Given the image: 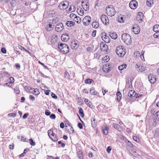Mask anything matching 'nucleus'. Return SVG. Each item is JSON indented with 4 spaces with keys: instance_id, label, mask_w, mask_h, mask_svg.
<instances>
[{
    "instance_id": "f257e3e1",
    "label": "nucleus",
    "mask_w": 159,
    "mask_h": 159,
    "mask_svg": "<svg viewBox=\"0 0 159 159\" xmlns=\"http://www.w3.org/2000/svg\"><path fill=\"white\" fill-rule=\"evenodd\" d=\"M121 39L127 45H129L132 42L130 36L127 33H124L121 36Z\"/></svg>"
},
{
    "instance_id": "f03ea898",
    "label": "nucleus",
    "mask_w": 159,
    "mask_h": 159,
    "mask_svg": "<svg viewBox=\"0 0 159 159\" xmlns=\"http://www.w3.org/2000/svg\"><path fill=\"white\" fill-rule=\"evenodd\" d=\"M58 47L61 51L64 53H66L69 52V49L68 46L64 43H58Z\"/></svg>"
},
{
    "instance_id": "7ed1b4c3",
    "label": "nucleus",
    "mask_w": 159,
    "mask_h": 159,
    "mask_svg": "<svg viewBox=\"0 0 159 159\" xmlns=\"http://www.w3.org/2000/svg\"><path fill=\"white\" fill-rule=\"evenodd\" d=\"M116 53L120 57L124 56L126 53V51L122 47L118 46L116 47Z\"/></svg>"
},
{
    "instance_id": "20e7f679",
    "label": "nucleus",
    "mask_w": 159,
    "mask_h": 159,
    "mask_svg": "<svg viewBox=\"0 0 159 159\" xmlns=\"http://www.w3.org/2000/svg\"><path fill=\"white\" fill-rule=\"evenodd\" d=\"M106 12L108 15L111 16H114L116 13L115 9L112 6H108L106 7Z\"/></svg>"
},
{
    "instance_id": "39448f33",
    "label": "nucleus",
    "mask_w": 159,
    "mask_h": 159,
    "mask_svg": "<svg viewBox=\"0 0 159 159\" xmlns=\"http://www.w3.org/2000/svg\"><path fill=\"white\" fill-rule=\"evenodd\" d=\"M91 20L90 17L89 16H87L83 20V24L85 25H88L90 24Z\"/></svg>"
},
{
    "instance_id": "423d86ee",
    "label": "nucleus",
    "mask_w": 159,
    "mask_h": 159,
    "mask_svg": "<svg viewBox=\"0 0 159 159\" xmlns=\"http://www.w3.org/2000/svg\"><path fill=\"white\" fill-rule=\"evenodd\" d=\"M138 6L137 2L134 0H133L130 1L129 3V6L132 9H134L136 8Z\"/></svg>"
},
{
    "instance_id": "0eeeda50",
    "label": "nucleus",
    "mask_w": 159,
    "mask_h": 159,
    "mask_svg": "<svg viewBox=\"0 0 159 159\" xmlns=\"http://www.w3.org/2000/svg\"><path fill=\"white\" fill-rule=\"evenodd\" d=\"M132 31L135 34H139L140 32V27L137 25L134 24L133 25L132 27Z\"/></svg>"
},
{
    "instance_id": "6e6552de",
    "label": "nucleus",
    "mask_w": 159,
    "mask_h": 159,
    "mask_svg": "<svg viewBox=\"0 0 159 159\" xmlns=\"http://www.w3.org/2000/svg\"><path fill=\"white\" fill-rule=\"evenodd\" d=\"M101 20L102 23L105 25H107L109 21L108 17L105 15H102L101 16Z\"/></svg>"
},
{
    "instance_id": "1a4fd4ad",
    "label": "nucleus",
    "mask_w": 159,
    "mask_h": 159,
    "mask_svg": "<svg viewBox=\"0 0 159 159\" xmlns=\"http://www.w3.org/2000/svg\"><path fill=\"white\" fill-rule=\"evenodd\" d=\"M156 76L153 74H150L148 75L149 80L151 84H154L156 81Z\"/></svg>"
},
{
    "instance_id": "9d476101",
    "label": "nucleus",
    "mask_w": 159,
    "mask_h": 159,
    "mask_svg": "<svg viewBox=\"0 0 159 159\" xmlns=\"http://www.w3.org/2000/svg\"><path fill=\"white\" fill-rule=\"evenodd\" d=\"M63 24L61 23H59L56 25L55 29L57 32H60L63 30Z\"/></svg>"
},
{
    "instance_id": "9b49d317",
    "label": "nucleus",
    "mask_w": 159,
    "mask_h": 159,
    "mask_svg": "<svg viewBox=\"0 0 159 159\" xmlns=\"http://www.w3.org/2000/svg\"><path fill=\"white\" fill-rule=\"evenodd\" d=\"M61 39L62 41L66 42L69 39L70 37L68 34L65 33L62 35Z\"/></svg>"
},
{
    "instance_id": "f8f14e48",
    "label": "nucleus",
    "mask_w": 159,
    "mask_h": 159,
    "mask_svg": "<svg viewBox=\"0 0 159 159\" xmlns=\"http://www.w3.org/2000/svg\"><path fill=\"white\" fill-rule=\"evenodd\" d=\"M100 48L102 51L107 52V50L108 49V47L107 44L102 43L100 44Z\"/></svg>"
},
{
    "instance_id": "ddd939ff",
    "label": "nucleus",
    "mask_w": 159,
    "mask_h": 159,
    "mask_svg": "<svg viewBox=\"0 0 159 159\" xmlns=\"http://www.w3.org/2000/svg\"><path fill=\"white\" fill-rule=\"evenodd\" d=\"M58 7L61 10L66 9L67 7V5L65 4L64 2H61L58 6Z\"/></svg>"
},
{
    "instance_id": "4468645a",
    "label": "nucleus",
    "mask_w": 159,
    "mask_h": 159,
    "mask_svg": "<svg viewBox=\"0 0 159 159\" xmlns=\"http://www.w3.org/2000/svg\"><path fill=\"white\" fill-rule=\"evenodd\" d=\"M78 44L75 41H74L71 42L70 44V47L72 49H76L78 48Z\"/></svg>"
},
{
    "instance_id": "2eb2a0df",
    "label": "nucleus",
    "mask_w": 159,
    "mask_h": 159,
    "mask_svg": "<svg viewBox=\"0 0 159 159\" xmlns=\"http://www.w3.org/2000/svg\"><path fill=\"white\" fill-rule=\"evenodd\" d=\"M81 3H82V7L84 9L85 11L88 10L89 9V6L88 4L87 3H85L83 0L82 1Z\"/></svg>"
},
{
    "instance_id": "dca6fc26",
    "label": "nucleus",
    "mask_w": 159,
    "mask_h": 159,
    "mask_svg": "<svg viewBox=\"0 0 159 159\" xmlns=\"http://www.w3.org/2000/svg\"><path fill=\"white\" fill-rule=\"evenodd\" d=\"M91 124L93 128H95L97 125V121L96 120L95 118H93L91 119Z\"/></svg>"
},
{
    "instance_id": "f3484780",
    "label": "nucleus",
    "mask_w": 159,
    "mask_h": 159,
    "mask_svg": "<svg viewBox=\"0 0 159 159\" xmlns=\"http://www.w3.org/2000/svg\"><path fill=\"white\" fill-rule=\"evenodd\" d=\"M110 37L113 39H116L117 37V35L116 33L115 32H110L109 33Z\"/></svg>"
},
{
    "instance_id": "a211bd4d",
    "label": "nucleus",
    "mask_w": 159,
    "mask_h": 159,
    "mask_svg": "<svg viewBox=\"0 0 159 159\" xmlns=\"http://www.w3.org/2000/svg\"><path fill=\"white\" fill-rule=\"evenodd\" d=\"M102 40L105 43H109L110 42V39L108 36H107L106 34L104 35V37H102Z\"/></svg>"
},
{
    "instance_id": "6ab92c4d",
    "label": "nucleus",
    "mask_w": 159,
    "mask_h": 159,
    "mask_svg": "<svg viewBox=\"0 0 159 159\" xmlns=\"http://www.w3.org/2000/svg\"><path fill=\"white\" fill-rule=\"evenodd\" d=\"M66 127H67V125H67V124H66ZM69 126L70 127V129H69L68 130H67L69 134H71V133H73L74 132V129L73 128V127L71 126L70 125L68 124Z\"/></svg>"
},
{
    "instance_id": "aec40b11",
    "label": "nucleus",
    "mask_w": 159,
    "mask_h": 159,
    "mask_svg": "<svg viewBox=\"0 0 159 159\" xmlns=\"http://www.w3.org/2000/svg\"><path fill=\"white\" fill-rule=\"evenodd\" d=\"M136 94V92L135 91L131 90L129 91L128 93V96L129 97H134Z\"/></svg>"
},
{
    "instance_id": "412c9836",
    "label": "nucleus",
    "mask_w": 159,
    "mask_h": 159,
    "mask_svg": "<svg viewBox=\"0 0 159 159\" xmlns=\"http://www.w3.org/2000/svg\"><path fill=\"white\" fill-rule=\"evenodd\" d=\"M84 102L87 105V106L90 108H92L93 107V105H92L91 102L89 101V100L88 99H85L84 100Z\"/></svg>"
},
{
    "instance_id": "4be33fe9",
    "label": "nucleus",
    "mask_w": 159,
    "mask_h": 159,
    "mask_svg": "<svg viewBox=\"0 0 159 159\" xmlns=\"http://www.w3.org/2000/svg\"><path fill=\"white\" fill-rule=\"evenodd\" d=\"M109 128L107 126H105L102 128V131L103 134L105 135H107L108 134V130Z\"/></svg>"
},
{
    "instance_id": "5701e85b",
    "label": "nucleus",
    "mask_w": 159,
    "mask_h": 159,
    "mask_svg": "<svg viewBox=\"0 0 159 159\" xmlns=\"http://www.w3.org/2000/svg\"><path fill=\"white\" fill-rule=\"evenodd\" d=\"M136 68L137 69H139V71L140 72H142L144 71L145 70V68L144 66H139L138 65H136Z\"/></svg>"
},
{
    "instance_id": "b1692460",
    "label": "nucleus",
    "mask_w": 159,
    "mask_h": 159,
    "mask_svg": "<svg viewBox=\"0 0 159 159\" xmlns=\"http://www.w3.org/2000/svg\"><path fill=\"white\" fill-rule=\"evenodd\" d=\"M90 93L91 94L93 95H95L97 93V92L95 90V88L93 87H92L91 88Z\"/></svg>"
},
{
    "instance_id": "393cba45",
    "label": "nucleus",
    "mask_w": 159,
    "mask_h": 159,
    "mask_svg": "<svg viewBox=\"0 0 159 159\" xmlns=\"http://www.w3.org/2000/svg\"><path fill=\"white\" fill-rule=\"evenodd\" d=\"M153 2V0H147L146 2V5L148 7H151Z\"/></svg>"
},
{
    "instance_id": "a878e982",
    "label": "nucleus",
    "mask_w": 159,
    "mask_h": 159,
    "mask_svg": "<svg viewBox=\"0 0 159 159\" xmlns=\"http://www.w3.org/2000/svg\"><path fill=\"white\" fill-rule=\"evenodd\" d=\"M77 12L78 13L80 16H83L84 13V10L81 8L78 9L77 10Z\"/></svg>"
},
{
    "instance_id": "bb28decb",
    "label": "nucleus",
    "mask_w": 159,
    "mask_h": 159,
    "mask_svg": "<svg viewBox=\"0 0 159 159\" xmlns=\"http://www.w3.org/2000/svg\"><path fill=\"white\" fill-rule=\"evenodd\" d=\"M74 20L75 22H76L78 24H80L81 22V18L79 16H77L75 18Z\"/></svg>"
},
{
    "instance_id": "cd10ccee",
    "label": "nucleus",
    "mask_w": 159,
    "mask_h": 159,
    "mask_svg": "<svg viewBox=\"0 0 159 159\" xmlns=\"http://www.w3.org/2000/svg\"><path fill=\"white\" fill-rule=\"evenodd\" d=\"M116 96L117 100L118 102H119L121 98V94L120 92L119 91L117 92Z\"/></svg>"
},
{
    "instance_id": "c85d7f7f",
    "label": "nucleus",
    "mask_w": 159,
    "mask_h": 159,
    "mask_svg": "<svg viewBox=\"0 0 159 159\" xmlns=\"http://www.w3.org/2000/svg\"><path fill=\"white\" fill-rule=\"evenodd\" d=\"M46 29L48 31H50L52 30L53 29L52 25L51 24H49L46 27Z\"/></svg>"
},
{
    "instance_id": "c756f323",
    "label": "nucleus",
    "mask_w": 159,
    "mask_h": 159,
    "mask_svg": "<svg viewBox=\"0 0 159 159\" xmlns=\"http://www.w3.org/2000/svg\"><path fill=\"white\" fill-rule=\"evenodd\" d=\"M66 25L67 26H71L75 25V23L72 21H67L66 23Z\"/></svg>"
},
{
    "instance_id": "7c9ffc66",
    "label": "nucleus",
    "mask_w": 159,
    "mask_h": 159,
    "mask_svg": "<svg viewBox=\"0 0 159 159\" xmlns=\"http://www.w3.org/2000/svg\"><path fill=\"white\" fill-rule=\"evenodd\" d=\"M113 126L114 128L119 131H120L121 130V127L118 124H113Z\"/></svg>"
},
{
    "instance_id": "2f4dec72",
    "label": "nucleus",
    "mask_w": 159,
    "mask_h": 159,
    "mask_svg": "<svg viewBox=\"0 0 159 159\" xmlns=\"http://www.w3.org/2000/svg\"><path fill=\"white\" fill-rule=\"evenodd\" d=\"M154 31L157 32L159 31V25H155L153 28Z\"/></svg>"
},
{
    "instance_id": "473e14b6",
    "label": "nucleus",
    "mask_w": 159,
    "mask_h": 159,
    "mask_svg": "<svg viewBox=\"0 0 159 159\" xmlns=\"http://www.w3.org/2000/svg\"><path fill=\"white\" fill-rule=\"evenodd\" d=\"M93 82V81L91 79H87L85 80L84 82L86 84H91Z\"/></svg>"
},
{
    "instance_id": "72a5a7b5",
    "label": "nucleus",
    "mask_w": 159,
    "mask_h": 159,
    "mask_svg": "<svg viewBox=\"0 0 159 159\" xmlns=\"http://www.w3.org/2000/svg\"><path fill=\"white\" fill-rule=\"evenodd\" d=\"M51 138L52 141L55 142L57 141L58 140V137L55 134Z\"/></svg>"
},
{
    "instance_id": "f704fd0d",
    "label": "nucleus",
    "mask_w": 159,
    "mask_h": 159,
    "mask_svg": "<svg viewBox=\"0 0 159 159\" xmlns=\"http://www.w3.org/2000/svg\"><path fill=\"white\" fill-rule=\"evenodd\" d=\"M126 67V65L123 64L118 67V69L119 70H121Z\"/></svg>"
},
{
    "instance_id": "c9c22d12",
    "label": "nucleus",
    "mask_w": 159,
    "mask_h": 159,
    "mask_svg": "<svg viewBox=\"0 0 159 159\" xmlns=\"http://www.w3.org/2000/svg\"><path fill=\"white\" fill-rule=\"evenodd\" d=\"M79 112L80 116L82 117H84V114L83 113V111L81 108L80 107V108H79Z\"/></svg>"
},
{
    "instance_id": "e433bc0d",
    "label": "nucleus",
    "mask_w": 159,
    "mask_h": 159,
    "mask_svg": "<svg viewBox=\"0 0 159 159\" xmlns=\"http://www.w3.org/2000/svg\"><path fill=\"white\" fill-rule=\"evenodd\" d=\"M126 146L128 147L129 148H132L133 147V145L130 142L128 141Z\"/></svg>"
},
{
    "instance_id": "4c0bfd02",
    "label": "nucleus",
    "mask_w": 159,
    "mask_h": 159,
    "mask_svg": "<svg viewBox=\"0 0 159 159\" xmlns=\"http://www.w3.org/2000/svg\"><path fill=\"white\" fill-rule=\"evenodd\" d=\"M48 136L51 138V137L50 136V135H51L52 137L55 133H54L52 130H49L48 131Z\"/></svg>"
},
{
    "instance_id": "58836bf2",
    "label": "nucleus",
    "mask_w": 159,
    "mask_h": 159,
    "mask_svg": "<svg viewBox=\"0 0 159 159\" xmlns=\"http://www.w3.org/2000/svg\"><path fill=\"white\" fill-rule=\"evenodd\" d=\"M98 25L96 22H93L92 23V26L95 28H97L98 27Z\"/></svg>"
},
{
    "instance_id": "ea45409f",
    "label": "nucleus",
    "mask_w": 159,
    "mask_h": 159,
    "mask_svg": "<svg viewBox=\"0 0 159 159\" xmlns=\"http://www.w3.org/2000/svg\"><path fill=\"white\" fill-rule=\"evenodd\" d=\"M29 142L30 144L32 146H34L35 144V142H34L32 139H30L29 140Z\"/></svg>"
},
{
    "instance_id": "a19ab883",
    "label": "nucleus",
    "mask_w": 159,
    "mask_h": 159,
    "mask_svg": "<svg viewBox=\"0 0 159 159\" xmlns=\"http://www.w3.org/2000/svg\"><path fill=\"white\" fill-rule=\"evenodd\" d=\"M34 94L37 95L39 94L40 93L39 90L37 89H35L34 90Z\"/></svg>"
},
{
    "instance_id": "79ce46f5",
    "label": "nucleus",
    "mask_w": 159,
    "mask_h": 159,
    "mask_svg": "<svg viewBox=\"0 0 159 159\" xmlns=\"http://www.w3.org/2000/svg\"><path fill=\"white\" fill-rule=\"evenodd\" d=\"M153 36L155 38H159V31L156 32L153 35Z\"/></svg>"
},
{
    "instance_id": "37998d69",
    "label": "nucleus",
    "mask_w": 159,
    "mask_h": 159,
    "mask_svg": "<svg viewBox=\"0 0 159 159\" xmlns=\"http://www.w3.org/2000/svg\"><path fill=\"white\" fill-rule=\"evenodd\" d=\"M65 77L68 79H70V75L67 72H65L64 73Z\"/></svg>"
},
{
    "instance_id": "c03bdc74",
    "label": "nucleus",
    "mask_w": 159,
    "mask_h": 159,
    "mask_svg": "<svg viewBox=\"0 0 159 159\" xmlns=\"http://www.w3.org/2000/svg\"><path fill=\"white\" fill-rule=\"evenodd\" d=\"M76 15L74 13H71L70 14V17L73 20L75 19V18L76 17Z\"/></svg>"
},
{
    "instance_id": "a18cd8bd",
    "label": "nucleus",
    "mask_w": 159,
    "mask_h": 159,
    "mask_svg": "<svg viewBox=\"0 0 159 159\" xmlns=\"http://www.w3.org/2000/svg\"><path fill=\"white\" fill-rule=\"evenodd\" d=\"M18 48L19 49H20L21 50H22L23 51H25V52L27 51L26 49H25V48L24 47H23L22 46L20 45H18Z\"/></svg>"
},
{
    "instance_id": "49530a36",
    "label": "nucleus",
    "mask_w": 159,
    "mask_h": 159,
    "mask_svg": "<svg viewBox=\"0 0 159 159\" xmlns=\"http://www.w3.org/2000/svg\"><path fill=\"white\" fill-rule=\"evenodd\" d=\"M133 140L134 141H135L137 142H139V139L136 136H133Z\"/></svg>"
},
{
    "instance_id": "de8ad7c7",
    "label": "nucleus",
    "mask_w": 159,
    "mask_h": 159,
    "mask_svg": "<svg viewBox=\"0 0 159 159\" xmlns=\"http://www.w3.org/2000/svg\"><path fill=\"white\" fill-rule=\"evenodd\" d=\"M8 116H12L13 117H15L16 115V113H11L8 114Z\"/></svg>"
},
{
    "instance_id": "09e8293b",
    "label": "nucleus",
    "mask_w": 159,
    "mask_h": 159,
    "mask_svg": "<svg viewBox=\"0 0 159 159\" xmlns=\"http://www.w3.org/2000/svg\"><path fill=\"white\" fill-rule=\"evenodd\" d=\"M50 117L51 119H55L56 117L55 115L54 114H52L50 115Z\"/></svg>"
},
{
    "instance_id": "8fccbe9b",
    "label": "nucleus",
    "mask_w": 159,
    "mask_h": 159,
    "mask_svg": "<svg viewBox=\"0 0 159 159\" xmlns=\"http://www.w3.org/2000/svg\"><path fill=\"white\" fill-rule=\"evenodd\" d=\"M93 48L92 47H89L87 48V50L88 52H91L93 50Z\"/></svg>"
},
{
    "instance_id": "3c124183",
    "label": "nucleus",
    "mask_w": 159,
    "mask_h": 159,
    "mask_svg": "<svg viewBox=\"0 0 159 159\" xmlns=\"http://www.w3.org/2000/svg\"><path fill=\"white\" fill-rule=\"evenodd\" d=\"M45 114L46 116H49L50 115L51 112L48 110H47L45 111Z\"/></svg>"
},
{
    "instance_id": "603ef678",
    "label": "nucleus",
    "mask_w": 159,
    "mask_h": 159,
    "mask_svg": "<svg viewBox=\"0 0 159 159\" xmlns=\"http://www.w3.org/2000/svg\"><path fill=\"white\" fill-rule=\"evenodd\" d=\"M25 89L27 91H29L31 89V88L28 86H25Z\"/></svg>"
},
{
    "instance_id": "864d4df0",
    "label": "nucleus",
    "mask_w": 159,
    "mask_h": 159,
    "mask_svg": "<svg viewBox=\"0 0 159 159\" xmlns=\"http://www.w3.org/2000/svg\"><path fill=\"white\" fill-rule=\"evenodd\" d=\"M124 20L123 17H121L120 18H119L118 21L120 23L123 22Z\"/></svg>"
},
{
    "instance_id": "5fc2aeb1",
    "label": "nucleus",
    "mask_w": 159,
    "mask_h": 159,
    "mask_svg": "<svg viewBox=\"0 0 159 159\" xmlns=\"http://www.w3.org/2000/svg\"><path fill=\"white\" fill-rule=\"evenodd\" d=\"M52 97L55 99H57V96L54 93H52L51 94Z\"/></svg>"
},
{
    "instance_id": "6e6d98bb",
    "label": "nucleus",
    "mask_w": 159,
    "mask_h": 159,
    "mask_svg": "<svg viewBox=\"0 0 159 159\" xmlns=\"http://www.w3.org/2000/svg\"><path fill=\"white\" fill-rule=\"evenodd\" d=\"M9 80H10V82L11 84L13 83L14 82V79L12 77H10L9 78Z\"/></svg>"
},
{
    "instance_id": "4d7b16f0",
    "label": "nucleus",
    "mask_w": 159,
    "mask_h": 159,
    "mask_svg": "<svg viewBox=\"0 0 159 159\" xmlns=\"http://www.w3.org/2000/svg\"><path fill=\"white\" fill-rule=\"evenodd\" d=\"M1 52L3 53H5L6 52V49L4 48H2L1 49Z\"/></svg>"
},
{
    "instance_id": "13d9d810",
    "label": "nucleus",
    "mask_w": 159,
    "mask_h": 159,
    "mask_svg": "<svg viewBox=\"0 0 159 159\" xmlns=\"http://www.w3.org/2000/svg\"><path fill=\"white\" fill-rule=\"evenodd\" d=\"M111 147L108 146L107 149V151L108 153H110L111 152Z\"/></svg>"
},
{
    "instance_id": "bf43d9fd",
    "label": "nucleus",
    "mask_w": 159,
    "mask_h": 159,
    "mask_svg": "<svg viewBox=\"0 0 159 159\" xmlns=\"http://www.w3.org/2000/svg\"><path fill=\"white\" fill-rule=\"evenodd\" d=\"M143 18V17H140L139 16H137V19L139 21H142V19Z\"/></svg>"
},
{
    "instance_id": "052dcab7",
    "label": "nucleus",
    "mask_w": 159,
    "mask_h": 159,
    "mask_svg": "<svg viewBox=\"0 0 159 159\" xmlns=\"http://www.w3.org/2000/svg\"><path fill=\"white\" fill-rule=\"evenodd\" d=\"M29 98L32 101L35 100V98L32 95H30L29 96Z\"/></svg>"
},
{
    "instance_id": "680f3d73",
    "label": "nucleus",
    "mask_w": 159,
    "mask_h": 159,
    "mask_svg": "<svg viewBox=\"0 0 159 159\" xmlns=\"http://www.w3.org/2000/svg\"><path fill=\"white\" fill-rule=\"evenodd\" d=\"M78 157L80 159H83V155H82V154H81V153L80 154H79L78 155Z\"/></svg>"
},
{
    "instance_id": "e2e57ef3",
    "label": "nucleus",
    "mask_w": 159,
    "mask_h": 159,
    "mask_svg": "<svg viewBox=\"0 0 159 159\" xmlns=\"http://www.w3.org/2000/svg\"><path fill=\"white\" fill-rule=\"evenodd\" d=\"M78 126L79 127V128L80 129H81L83 128V125L80 123H78Z\"/></svg>"
},
{
    "instance_id": "0e129e2a",
    "label": "nucleus",
    "mask_w": 159,
    "mask_h": 159,
    "mask_svg": "<svg viewBox=\"0 0 159 159\" xmlns=\"http://www.w3.org/2000/svg\"><path fill=\"white\" fill-rule=\"evenodd\" d=\"M29 115V114L28 113H26L23 116V118L24 119H25Z\"/></svg>"
},
{
    "instance_id": "69168bd1",
    "label": "nucleus",
    "mask_w": 159,
    "mask_h": 159,
    "mask_svg": "<svg viewBox=\"0 0 159 159\" xmlns=\"http://www.w3.org/2000/svg\"><path fill=\"white\" fill-rule=\"evenodd\" d=\"M9 148L10 149L12 150L14 148V144H12L11 145H10L9 146Z\"/></svg>"
},
{
    "instance_id": "338daca9",
    "label": "nucleus",
    "mask_w": 159,
    "mask_h": 159,
    "mask_svg": "<svg viewBox=\"0 0 159 159\" xmlns=\"http://www.w3.org/2000/svg\"><path fill=\"white\" fill-rule=\"evenodd\" d=\"M60 127L61 128H63L64 127L65 125L63 122H61L60 125Z\"/></svg>"
},
{
    "instance_id": "774afa93",
    "label": "nucleus",
    "mask_w": 159,
    "mask_h": 159,
    "mask_svg": "<svg viewBox=\"0 0 159 159\" xmlns=\"http://www.w3.org/2000/svg\"><path fill=\"white\" fill-rule=\"evenodd\" d=\"M156 117H157L156 118L158 120H159V111H157L156 113Z\"/></svg>"
}]
</instances>
